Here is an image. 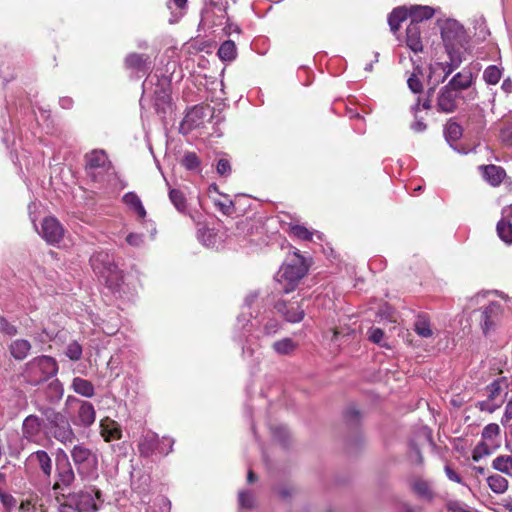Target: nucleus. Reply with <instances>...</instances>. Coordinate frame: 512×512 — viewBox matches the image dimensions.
Instances as JSON below:
<instances>
[{
    "instance_id": "nucleus-1",
    "label": "nucleus",
    "mask_w": 512,
    "mask_h": 512,
    "mask_svg": "<svg viewBox=\"0 0 512 512\" xmlns=\"http://www.w3.org/2000/svg\"><path fill=\"white\" fill-rule=\"evenodd\" d=\"M64 462L56 467L55 482L52 485V496L57 503L58 512H94L97 510L95 497L100 492L90 490L71 491L70 487L75 481L74 470L64 455Z\"/></svg>"
},
{
    "instance_id": "nucleus-2",
    "label": "nucleus",
    "mask_w": 512,
    "mask_h": 512,
    "mask_svg": "<svg viewBox=\"0 0 512 512\" xmlns=\"http://www.w3.org/2000/svg\"><path fill=\"white\" fill-rule=\"evenodd\" d=\"M95 275L112 291H118L123 283V271L115 262V257L108 251H96L89 260Z\"/></svg>"
},
{
    "instance_id": "nucleus-3",
    "label": "nucleus",
    "mask_w": 512,
    "mask_h": 512,
    "mask_svg": "<svg viewBox=\"0 0 512 512\" xmlns=\"http://www.w3.org/2000/svg\"><path fill=\"white\" fill-rule=\"evenodd\" d=\"M308 265L298 251L288 254L285 262L276 275L277 282L285 293L293 291L300 280L306 275Z\"/></svg>"
},
{
    "instance_id": "nucleus-4",
    "label": "nucleus",
    "mask_w": 512,
    "mask_h": 512,
    "mask_svg": "<svg viewBox=\"0 0 512 512\" xmlns=\"http://www.w3.org/2000/svg\"><path fill=\"white\" fill-rule=\"evenodd\" d=\"M43 413L47 421L46 436L65 445L74 442L76 435L66 415L52 409H46Z\"/></svg>"
},
{
    "instance_id": "nucleus-5",
    "label": "nucleus",
    "mask_w": 512,
    "mask_h": 512,
    "mask_svg": "<svg viewBox=\"0 0 512 512\" xmlns=\"http://www.w3.org/2000/svg\"><path fill=\"white\" fill-rule=\"evenodd\" d=\"M111 169V162L104 150L95 149L85 155V170L93 181H105V176Z\"/></svg>"
},
{
    "instance_id": "nucleus-6",
    "label": "nucleus",
    "mask_w": 512,
    "mask_h": 512,
    "mask_svg": "<svg viewBox=\"0 0 512 512\" xmlns=\"http://www.w3.org/2000/svg\"><path fill=\"white\" fill-rule=\"evenodd\" d=\"M57 370L58 367L54 358L44 354L36 357L28 367L29 374L35 384L54 376Z\"/></svg>"
},
{
    "instance_id": "nucleus-7",
    "label": "nucleus",
    "mask_w": 512,
    "mask_h": 512,
    "mask_svg": "<svg viewBox=\"0 0 512 512\" xmlns=\"http://www.w3.org/2000/svg\"><path fill=\"white\" fill-rule=\"evenodd\" d=\"M486 390L488 398L479 403V408L482 411L492 413L504 402L502 395L507 394L508 381L505 377L499 378L487 386Z\"/></svg>"
},
{
    "instance_id": "nucleus-8",
    "label": "nucleus",
    "mask_w": 512,
    "mask_h": 512,
    "mask_svg": "<svg viewBox=\"0 0 512 512\" xmlns=\"http://www.w3.org/2000/svg\"><path fill=\"white\" fill-rule=\"evenodd\" d=\"M163 444H165V437L159 439L155 432L147 431L139 440L138 450L143 457H150L155 453L167 455L172 451V442H169L168 448H164Z\"/></svg>"
},
{
    "instance_id": "nucleus-9",
    "label": "nucleus",
    "mask_w": 512,
    "mask_h": 512,
    "mask_svg": "<svg viewBox=\"0 0 512 512\" xmlns=\"http://www.w3.org/2000/svg\"><path fill=\"white\" fill-rule=\"evenodd\" d=\"M70 453L79 471L97 466V455L84 444L74 445Z\"/></svg>"
},
{
    "instance_id": "nucleus-10",
    "label": "nucleus",
    "mask_w": 512,
    "mask_h": 512,
    "mask_svg": "<svg viewBox=\"0 0 512 512\" xmlns=\"http://www.w3.org/2000/svg\"><path fill=\"white\" fill-rule=\"evenodd\" d=\"M43 419L36 415H28L22 423V437L29 442L40 444L42 440Z\"/></svg>"
},
{
    "instance_id": "nucleus-11",
    "label": "nucleus",
    "mask_w": 512,
    "mask_h": 512,
    "mask_svg": "<svg viewBox=\"0 0 512 512\" xmlns=\"http://www.w3.org/2000/svg\"><path fill=\"white\" fill-rule=\"evenodd\" d=\"M27 469L40 470L45 478H50L52 473V460L49 454L44 450H37L31 453L26 461Z\"/></svg>"
},
{
    "instance_id": "nucleus-12",
    "label": "nucleus",
    "mask_w": 512,
    "mask_h": 512,
    "mask_svg": "<svg viewBox=\"0 0 512 512\" xmlns=\"http://www.w3.org/2000/svg\"><path fill=\"white\" fill-rule=\"evenodd\" d=\"M441 36L445 47L460 45L464 36L463 26L456 20H446L441 26Z\"/></svg>"
},
{
    "instance_id": "nucleus-13",
    "label": "nucleus",
    "mask_w": 512,
    "mask_h": 512,
    "mask_svg": "<svg viewBox=\"0 0 512 512\" xmlns=\"http://www.w3.org/2000/svg\"><path fill=\"white\" fill-rule=\"evenodd\" d=\"M41 236L49 244L59 243L64 236V229L54 217H46L41 226Z\"/></svg>"
},
{
    "instance_id": "nucleus-14",
    "label": "nucleus",
    "mask_w": 512,
    "mask_h": 512,
    "mask_svg": "<svg viewBox=\"0 0 512 512\" xmlns=\"http://www.w3.org/2000/svg\"><path fill=\"white\" fill-rule=\"evenodd\" d=\"M78 403V410L74 416L73 422L76 426L90 427L96 419V411L94 406L88 402L79 399H74Z\"/></svg>"
},
{
    "instance_id": "nucleus-15",
    "label": "nucleus",
    "mask_w": 512,
    "mask_h": 512,
    "mask_svg": "<svg viewBox=\"0 0 512 512\" xmlns=\"http://www.w3.org/2000/svg\"><path fill=\"white\" fill-rule=\"evenodd\" d=\"M460 94L446 85L439 91L437 97V110L443 113H452L457 108V100Z\"/></svg>"
},
{
    "instance_id": "nucleus-16",
    "label": "nucleus",
    "mask_w": 512,
    "mask_h": 512,
    "mask_svg": "<svg viewBox=\"0 0 512 512\" xmlns=\"http://www.w3.org/2000/svg\"><path fill=\"white\" fill-rule=\"evenodd\" d=\"M275 308L285 317L287 321L292 323L300 322L304 317V310L301 308L298 301L289 303L285 301H279L277 302Z\"/></svg>"
},
{
    "instance_id": "nucleus-17",
    "label": "nucleus",
    "mask_w": 512,
    "mask_h": 512,
    "mask_svg": "<svg viewBox=\"0 0 512 512\" xmlns=\"http://www.w3.org/2000/svg\"><path fill=\"white\" fill-rule=\"evenodd\" d=\"M512 206H505L502 209V218L497 223V233L499 237L506 243H512Z\"/></svg>"
},
{
    "instance_id": "nucleus-18",
    "label": "nucleus",
    "mask_w": 512,
    "mask_h": 512,
    "mask_svg": "<svg viewBox=\"0 0 512 512\" xmlns=\"http://www.w3.org/2000/svg\"><path fill=\"white\" fill-rule=\"evenodd\" d=\"M410 488L418 498L424 501L431 502L435 497L430 482L420 477H414L410 480Z\"/></svg>"
},
{
    "instance_id": "nucleus-19",
    "label": "nucleus",
    "mask_w": 512,
    "mask_h": 512,
    "mask_svg": "<svg viewBox=\"0 0 512 512\" xmlns=\"http://www.w3.org/2000/svg\"><path fill=\"white\" fill-rule=\"evenodd\" d=\"M100 434L106 442L119 440L122 437L121 426L115 420L105 417L100 421Z\"/></svg>"
},
{
    "instance_id": "nucleus-20",
    "label": "nucleus",
    "mask_w": 512,
    "mask_h": 512,
    "mask_svg": "<svg viewBox=\"0 0 512 512\" xmlns=\"http://www.w3.org/2000/svg\"><path fill=\"white\" fill-rule=\"evenodd\" d=\"M125 67L135 73H147L150 69L149 57L144 54L130 53L125 58Z\"/></svg>"
},
{
    "instance_id": "nucleus-21",
    "label": "nucleus",
    "mask_w": 512,
    "mask_h": 512,
    "mask_svg": "<svg viewBox=\"0 0 512 512\" xmlns=\"http://www.w3.org/2000/svg\"><path fill=\"white\" fill-rule=\"evenodd\" d=\"M407 46L415 53L423 50L421 40V26L417 22H410L406 29Z\"/></svg>"
},
{
    "instance_id": "nucleus-22",
    "label": "nucleus",
    "mask_w": 512,
    "mask_h": 512,
    "mask_svg": "<svg viewBox=\"0 0 512 512\" xmlns=\"http://www.w3.org/2000/svg\"><path fill=\"white\" fill-rule=\"evenodd\" d=\"M472 82V73L469 70L464 69L455 74L446 86L460 94V91L468 89L472 85Z\"/></svg>"
},
{
    "instance_id": "nucleus-23",
    "label": "nucleus",
    "mask_w": 512,
    "mask_h": 512,
    "mask_svg": "<svg viewBox=\"0 0 512 512\" xmlns=\"http://www.w3.org/2000/svg\"><path fill=\"white\" fill-rule=\"evenodd\" d=\"M202 117V108H192L184 117L180 126V130L183 131L184 133H188L189 131L198 127L201 124Z\"/></svg>"
},
{
    "instance_id": "nucleus-24",
    "label": "nucleus",
    "mask_w": 512,
    "mask_h": 512,
    "mask_svg": "<svg viewBox=\"0 0 512 512\" xmlns=\"http://www.w3.org/2000/svg\"><path fill=\"white\" fill-rule=\"evenodd\" d=\"M499 308L500 306L498 304L492 303L482 312L481 326L484 334H488L495 326V319L498 315Z\"/></svg>"
},
{
    "instance_id": "nucleus-25",
    "label": "nucleus",
    "mask_w": 512,
    "mask_h": 512,
    "mask_svg": "<svg viewBox=\"0 0 512 512\" xmlns=\"http://www.w3.org/2000/svg\"><path fill=\"white\" fill-rule=\"evenodd\" d=\"M19 512H45V510L41 498L35 493H30L21 501Z\"/></svg>"
},
{
    "instance_id": "nucleus-26",
    "label": "nucleus",
    "mask_w": 512,
    "mask_h": 512,
    "mask_svg": "<svg viewBox=\"0 0 512 512\" xmlns=\"http://www.w3.org/2000/svg\"><path fill=\"white\" fill-rule=\"evenodd\" d=\"M505 175V170L499 166L488 165L483 167L484 178L493 186H498Z\"/></svg>"
},
{
    "instance_id": "nucleus-27",
    "label": "nucleus",
    "mask_w": 512,
    "mask_h": 512,
    "mask_svg": "<svg viewBox=\"0 0 512 512\" xmlns=\"http://www.w3.org/2000/svg\"><path fill=\"white\" fill-rule=\"evenodd\" d=\"M72 388L77 394L83 397L91 398L95 394L93 384L90 381L80 377L73 379Z\"/></svg>"
},
{
    "instance_id": "nucleus-28",
    "label": "nucleus",
    "mask_w": 512,
    "mask_h": 512,
    "mask_svg": "<svg viewBox=\"0 0 512 512\" xmlns=\"http://www.w3.org/2000/svg\"><path fill=\"white\" fill-rule=\"evenodd\" d=\"M492 468L512 478V455H499L492 461Z\"/></svg>"
},
{
    "instance_id": "nucleus-29",
    "label": "nucleus",
    "mask_w": 512,
    "mask_h": 512,
    "mask_svg": "<svg viewBox=\"0 0 512 512\" xmlns=\"http://www.w3.org/2000/svg\"><path fill=\"white\" fill-rule=\"evenodd\" d=\"M434 15V10L429 6H412L409 10L411 22H417L421 26V22L430 19Z\"/></svg>"
},
{
    "instance_id": "nucleus-30",
    "label": "nucleus",
    "mask_w": 512,
    "mask_h": 512,
    "mask_svg": "<svg viewBox=\"0 0 512 512\" xmlns=\"http://www.w3.org/2000/svg\"><path fill=\"white\" fill-rule=\"evenodd\" d=\"M408 16L409 11L405 7L395 8L388 16L390 29L393 32H396L399 29L401 22L406 20Z\"/></svg>"
},
{
    "instance_id": "nucleus-31",
    "label": "nucleus",
    "mask_w": 512,
    "mask_h": 512,
    "mask_svg": "<svg viewBox=\"0 0 512 512\" xmlns=\"http://www.w3.org/2000/svg\"><path fill=\"white\" fill-rule=\"evenodd\" d=\"M487 484L489 488L496 494H503L508 489V480L500 474L490 475L487 478Z\"/></svg>"
},
{
    "instance_id": "nucleus-32",
    "label": "nucleus",
    "mask_w": 512,
    "mask_h": 512,
    "mask_svg": "<svg viewBox=\"0 0 512 512\" xmlns=\"http://www.w3.org/2000/svg\"><path fill=\"white\" fill-rule=\"evenodd\" d=\"M444 134L446 140L452 146V142H455L462 137L463 129L457 122L450 120L445 126Z\"/></svg>"
},
{
    "instance_id": "nucleus-33",
    "label": "nucleus",
    "mask_w": 512,
    "mask_h": 512,
    "mask_svg": "<svg viewBox=\"0 0 512 512\" xmlns=\"http://www.w3.org/2000/svg\"><path fill=\"white\" fill-rule=\"evenodd\" d=\"M222 61H232L235 59L237 50L235 43L231 40L224 41L217 52Z\"/></svg>"
},
{
    "instance_id": "nucleus-34",
    "label": "nucleus",
    "mask_w": 512,
    "mask_h": 512,
    "mask_svg": "<svg viewBox=\"0 0 512 512\" xmlns=\"http://www.w3.org/2000/svg\"><path fill=\"white\" fill-rule=\"evenodd\" d=\"M169 199L174 207L180 213H186L187 210V201L184 193L178 189H170L169 190Z\"/></svg>"
},
{
    "instance_id": "nucleus-35",
    "label": "nucleus",
    "mask_w": 512,
    "mask_h": 512,
    "mask_svg": "<svg viewBox=\"0 0 512 512\" xmlns=\"http://www.w3.org/2000/svg\"><path fill=\"white\" fill-rule=\"evenodd\" d=\"M415 332L424 338L431 337L433 334L431 324L424 315H419L414 323Z\"/></svg>"
},
{
    "instance_id": "nucleus-36",
    "label": "nucleus",
    "mask_w": 512,
    "mask_h": 512,
    "mask_svg": "<svg viewBox=\"0 0 512 512\" xmlns=\"http://www.w3.org/2000/svg\"><path fill=\"white\" fill-rule=\"evenodd\" d=\"M123 201L126 205L135 210V212L140 216L144 217L146 215V211L142 205L140 198L137 194L133 192H128L123 196Z\"/></svg>"
},
{
    "instance_id": "nucleus-37",
    "label": "nucleus",
    "mask_w": 512,
    "mask_h": 512,
    "mask_svg": "<svg viewBox=\"0 0 512 512\" xmlns=\"http://www.w3.org/2000/svg\"><path fill=\"white\" fill-rule=\"evenodd\" d=\"M422 75H423L422 69L419 66H417L414 68V71L408 78L407 84H408L409 89L413 93H420L422 91L423 85L420 80V76H422Z\"/></svg>"
},
{
    "instance_id": "nucleus-38",
    "label": "nucleus",
    "mask_w": 512,
    "mask_h": 512,
    "mask_svg": "<svg viewBox=\"0 0 512 512\" xmlns=\"http://www.w3.org/2000/svg\"><path fill=\"white\" fill-rule=\"evenodd\" d=\"M502 77V70L496 65L488 66L483 72V78L487 84L495 85Z\"/></svg>"
},
{
    "instance_id": "nucleus-39",
    "label": "nucleus",
    "mask_w": 512,
    "mask_h": 512,
    "mask_svg": "<svg viewBox=\"0 0 512 512\" xmlns=\"http://www.w3.org/2000/svg\"><path fill=\"white\" fill-rule=\"evenodd\" d=\"M368 339L378 344L381 347L389 349V346L383 341L384 340V332L382 329L378 327H371L368 331Z\"/></svg>"
},
{
    "instance_id": "nucleus-40",
    "label": "nucleus",
    "mask_w": 512,
    "mask_h": 512,
    "mask_svg": "<svg viewBox=\"0 0 512 512\" xmlns=\"http://www.w3.org/2000/svg\"><path fill=\"white\" fill-rule=\"evenodd\" d=\"M216 235L213 232V230L209 228H201L198 230V239L205 245V246H213L216 242L215 239Z\"/></svg>"
},
{
    "instance_id": "nucleus-41",
    "label": "nucleus",
    "mask_w": 512,
    "mask_h": 512,
    "mask_svg": "<svg viewBox=\"0 0 512 512\" xmlns=\"http://www.w3.org/2000/svg\"><path fill=\"white\" fill-rule=\"evenodd\" d=\"M182 165L188 170H195L199 167L200 161L198 156L193 152H188L183 156Z\"/></svg>"
},
{
    "instance_id": "nucleus-42",
    "label": "nucleus",
    "mask_w": 512,
    "mask_h": 512,
    "mask_svg": "<svg viewBox=\"0 0 512 512\" xmlns=\"http://www.w3.org/2000/svg\"><path fill=\"white\" fill-rule=\"evenodd\" d=\"M276 352H290L297 349V344L290 338H284L273 345Z\"/></svg>"
},
{
    "instance_id": "nucleus-43",
    "label": "nucleus",
    "mask_w": 512,
    "mask_h": 512,
    "mask_svg": "<svg viewBox=\"0 0 512 512\" xmlns=\"http://www.w3.org/2000/svg\"><path fill=\"white\" fill-rule=\"evenodd\" d=\"M457 45H451L450 47H445L448 57H449V63L452 64L454 67H459L462 63V55L461 52L456 49Z\"/></svg>"
},
{
    "instance_id": "nucleus-44",
    "label": "nucleus",
    "mask_w": 512,
    "mask_h": 512,
    "mask_svg": "<svg viewBox=\"0 0 512 512\" xmlns=\"http://www.w3.org/2000/svg\"><path fill=\"white\" fill-rule=\"evenodd\" d=\"M457 67L452 66L449 62L441 63L437 62L433 66H431V72L435 73L438 70H442L443 77L441 79V82H444L445 79L455 70Z\"/></svg>"
},
{
    "instance_id": "nucleus-45",
    "label": "nucleus",
    "mask_w": 512,
    "mask_h": 512,
    "mask_svg": "<svg viewBox=\"0 0 512 512\" xmlns=\"http://www.w3.org/2000/svg\"><path fill=\"white\" fill-rule=\"evenodd\" d=\"M290 232L293 236L302 240H311L312 238V233L302 225L291 226Z\"/></svg>"
},
{
    "instance_id": "nucleus-46",
    "label": "nucleus",
    "mask_w": 512,
    "mask_h": 512,
    "mask_svg": "<svg viewBox=\"0 0 512 512\" xmlns=\"http://www.w3.org/2000/svg\"><path fill=\"white\" fill-rule=\"evenodd\" d=\"M500 433V427L496 423H490L486 425L482 431V437L484 439L492 440L497 437Z\"/></svg>"
},
{
    "instance_id": "nucleus-47",
    "label": "nucleus",
    "mask_w": 512,
    "mask_h": 512,
    "mask_svg": "<svg viewBox=\"0 0 512 512\" xmlns=\"http://www.w3.org/2000/svg\"><path fill=\"white\" fill-rule=\"evenodd\" d=\"M239 505L242 508H252L254 505V496L251 492L241 491L239 493Z\"/></svg>"
},
{
    "instance_id": "nucleus-48",
    "label": "nucleus",
    "mask_w": 512,
    "mask_h": 512,
    "mask_svg": "<svg viewBox=\"0 0 512 512\" xmlns=\"http://www.w3.org/2000/svg\"><path fill=\"white\" fill-rule=\"evenodd\" d=\"M489 454H490V450H489L488 446L485 443H479L473 451L472 459L474 461H479L481 458H483L484 456H487Z\"/></svg>"
},
{
    "instance_id": "nucleus-49",
    "label": "nucleus",
    "mask_w": 512,
    "mask_h": 512,
    "mask_svg": "<svg viewBox=\"0 0 512 512\" xmlns=\"http://www.w3.org/2000/svg\"><path fill=\"white\" fill-rule=\"evenodd\" d=\"M216 170H217V173L220 175V176H229L230 173H231V165H230V162L227 160V159H220L218 162H217V165H216Z\"/></svg>"
},
{
    "instance_id": "nucleus-50",
    "label": "nucleus",
    "mask_w": 512,
    "mask_h": 512,
    "mask_svg": "<svg viewBox=\"0 0 512 512\" xmlns=\"http://www.w3.org/2000/svg\"><path fill=\"white\" fill-rule=\"evenodd\" d=\"M31 348L27 340L19 339L11 344V352H28Z\"/></svg>"
},
{
    "instance_id": "nucleus-51",
    "label": "nucleus",
    "mask_w": 512,
    "mask_h": 512,
    "mask_svg": "<svg viewBox=\"0 0 512 512\" xmlns=\"http://www.w3.org/2000/svg\"><path fill=\"white\" fill-rule=\"evenodd\" d=\"M500 138L506 145L512 144V126L506 125L500 131Z\"/></svg>"
},
{
    "instance_id": "nucleus-52",
    "label": "nucleus",
    "mask_w": 512,
    "mask_h": 512,
    "mask_svg": "<svg viewBox=\"0 0 512 512\" xmlns=\"http://www.w3.org/2000/svg\"><path fill=\"white\" fill-rule=\"evenodd\" d=\"M0 330L8 335H15L17 330L15 326L11 325L5 318L0 317Z\"/></svg>"
},
{
    "instance_id": "nucleus-53",
    "label": "nucleus",
    "mask_w": 512,
    "mask_h": 512,
    "mask_svg": "<svg viewBox=\"0 0 512 512\" xmlns=\"http://www.w3.org/2000/svg\"><path fill=\"white\" fill-rule=\"evenodd\" d=\"M126 241L131 246L139 247L143 244V235L137 233H130L126 237Z\"/></svg>"
},
{
    "instance_id": "nucleus-54",
    "label": "nucleus",
    "mask_w": 512,
    "mask_h": 512,
    "mask_svg": "<svg viewBox=\"0 0 512 512\" xmlns=\"http://www.w3.org/2000/svg\"><path fill=\"white\" fill-rule=\"evenodd\" d=\"M447 509L449 512H462L466 510V507L464 504L458 501H450L447 504Z\"/></svg>"
},
{
    "instance_id": "nucleus-55",
    "label": "nucleus",
    "mask_w": 512,
    "mask_h": 512,
    "mask_svg": "<svg viewBox=\"0 0 512 512\" xmlns=\"http://www.w3.org/2000/svg\"><path fill=\"white\" fill-rule=\"evenodd\" d=\"M445 473L449 480L462 483L461 477L449 465L445 466Z\"/></svg>"
},
{
    "instance_id": "nucleus-56",
    "label": "nucleus",
    "mask_w": 512,
    "mask_h": 512,
    "mask_svg": "<svg viewBox=\"0 0 512 512\" xmlns=\"http://www.w3.org/2000/svg\"><path fill=\"white\" fill-rule=\"evenodd\" d=\"M512 420V399L507 403L504 415L502 417V424H506Z\"/></svg>"
},
{
    "instance_id": "nucleus-57",
    "label": "nucleus",
    "mask_w": 512,
    "mask_h": 512,
    "mask_svg": "<svg viewBox=\"0 0 512 512\" xmlns=\"http://www.w3.org/2000/svg\"><path fill=\"white\" fill-rule=\"evenodd\" d=\"M426 128L427 126L422 120L417 119L411 124V129L417 133L425 131Z\"/></svg>"
},
{
    "instance_id": "nucleus-58",
    "label": "nucleus",
    "mask_w": 512,
    "mask_h": 512,
    "mask_svg": "<svg viewBox=\"0 0 512 512\" xmlns=\"http://www.w3.org/2000/svg\"><path fill=\"white\" fill-rule=\"evenodd\" d=\"M277 328H278V322L276 320H269L264 325V331L266 334L275 332L277 330Z\"/></svg>"
},
{
    "instance_id": "nucleus-59",
    "label": "nucleus",
    "mask_w": 512,
    "mask_h": 512,
    "mask_svg": "<svg viewBox=\"0 0 512 512\" xmlns=\"http://www.w3.org/2000/svg\"><path fill=\"white\" fill-rule=\"evenodd\" d=\"M0 499H1L2 503H3V505L8 507V508L13 506L14 503H15V500H14L13 496H11L9 494L1 493L0 494Z\"/></svg>"
},
{
    "instance_id": "nucleus-60",
    "label": "nucleus",
    "mask_w": 512,
    "mask_h": 512,
    "mask_svg": "<svg viewBox=\"0 0 512 512\" xmlns=\"http://www.w3.org/2000/svg\"><path fill=\"white\" fill-rule=\"evenodd\" d=\"M215 204L220 208V210L225 213V214H228L230 213L231 209L233 208V203L232 201H229L228 203H222V202H215Z\"/></svg>"
},
{
    "instance_id": "nucleus-61",
    "label": "nucleus",
    "mask_w": 512,
    "mask_h": 512,
    "mask_svg": "<svg viewBox=\"0 0 512 512\" xmlns=\"http://www.w3.org/2000/svg\"><path fill=\"white\" fill-rule=\"evenodd\" d=\"M410 457L417 463L422 462V456L420 450L417 447H412Z\"/></svg>"
},
{
    "instance_id": "nucleus-62",
    "label": "nucleus",
    "mask_w": 512,
    "mask_h": 512,
    "mask_svg": "<svg viewBox=\"0 0 512 512\" xmlns=\"http://www.w3.org/2000/svg\"><path fill=\"white\" fill-rule=\"evenodd\" d=\"M238 325H241L242 329L244 330H247L246 326H250V327H253L254 326V323H252L248 318L246 317H240L238 318Z\"/></svg>"
},
{
    "instance_id": "nucleus-63",
    "label": "nucleus",
    "mask_w": 512,
    "mask_h": 512,
    "mask_svg": "<svg viewBox=\"0 0 512 512\" xmlns=\"http://www.w3.org/2000/svg\"><path fill=\"white\" fill-rule=\"evenodd\" d=\"M501 88L504 92L511 93L512 92V80L510 78L505 79L502 82Z\"/></svg>"
},
{
    "instance_id": "nucleus-64",
    "label": "nucleus",
    "mask_w": 512,
    "mask_h": 512,
    "mask_svg": "<svg viewBox=\"0 0 512 512\" xmlns=\"http://www.w3.org/2000/svg\"><path fill=\"white\" fill-rule=\"evenodd\" d=\"M60 104L63 108L68 109L72 106V99L70 98H62L60 100Z\"/></svg>"
}]
</instances>
